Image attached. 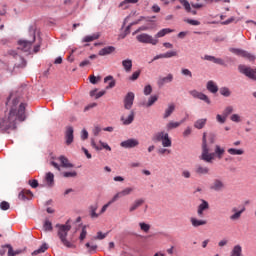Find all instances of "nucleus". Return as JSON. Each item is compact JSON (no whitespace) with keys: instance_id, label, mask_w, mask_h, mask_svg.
<instances>
[{"instance_id":"nucleus-1","label":"nucleus","mask_w":256,"mask_h":256,"mask_svg":"<svg viewBox=\"0 0 256 256\" xmlns=\"http://www.w3.org/2000/svg\"><path fill=\"white\" fill-rule=\"evenodd\" d=\"M17 105H19V98H15L13 100V105L10 109V112L5 115L0 120V129L2 131H7L9 129L17 128V120L25 121V104L21 103L17 109Z\"/></svg>"},{"instance_id":"nucleus-2","label":"nucleus","mask_w":256,"mask_h":256,"mask_svg":"<svg viewBox=\"0 0 256 256\" xmlns=\"http://www.w3.org/2000/svg\"><path fill=\"white\" fill-rule=\"evenodd\" d=\"M223 155H225V148H222L219 145H216L214 153H211V148L209 147V144H207V132H204L202 137V154L200 155L201 161H205V163H213L215 156L217 159H223Z\"/></svg>"},{"instance_id":"nucleus-3","label":"nucleus","mask_w":256,"mask_h":256,"mask_svg":"<svg viewBox=\"0 0 256 256\" xmlns=\"http://www.w3.org/2000/svg\"><path fill=\"white\" fill-rule=\"evenodd\" d=\"M57 227H59L58 237H59L61 243L64 245V247H67L68 249L75 248V244H73L69 240H67V235L71 231V225L66 223L64 225H57Z\"/></svg>"},{"instance_id":"nucleus-4","label":"nucleus","mask_w":256,"mask_h":256,"mask_svg":"<svg viewBox=\"0 0 256 256\" xmlns=\"http://www.w3.org/2000/svg\"><path fill=\"white\" fill-rule=\"evenodd\" d=\"M32 40H19L17 51H21L26 55H31L33 53V44L35 43V32H32Z\"/></svg>"},{"instance_id":"nucleus-5","label":"nucleus","mask_w":256,"mask_h":256,"mask_svg":"<svg viewBox=\"0 0 256 256\" xmlns=\"http://www.w3.org/2000/svg\"><path fill=\"white\" fill-rule=\"evenodd\" d=\"M152 141L154 143L162 142L163 147H171V145H173V143L171 142V138H169V133H167L165 131L156 132L152 136Z\"/></svg>"},{"instance_id":"nucleus-6","label":"nucleus","mask_w":256,"mask_h":256,"mask_svg":"<svg viewBox=\"0 0 256 256\" xmlns=\"http://www.w3.org/2000/svg\"><path fill=\"white\" fill-rule=\"evenodd\" d=\"M136 40L138 43H144L146 45H157L159 43V39L153 38V36L147 33L137 35Z\"/></svg>"},{"instance_id":"nucleus-7","label":"nucleus","mask_w":256,"mask_h":256,"mask_svg":"<svg viewBox=\"0 0 256 256\" xmlns=\"http://www.w3.org/2000/svg\"><path fill=\"white\" fill-rule=\"evenodd\" d=\"M12 57L16 59L14 66L18 69H23V67H27V61H25V58L19 55V52L16 50H10L8 52Z\"/></svg>"},{"instance_id":"nucleus-8","label":"nucleus","mask_w":256,"mask_h":256,"mask_svg":"<svg viewBox=\"0 0 256 256\" xmlns=\"http://www.w3.org/2000/svg\"><path fill=\"white\" fill-rule=\"evenodd\" d=\"M238 70L243 75H246V77H249V79H253V81H256V68L253 69V68L247 67L245 65H239Z\"/></svg>"},{"instance_id":"nucleus-9","label":"nucleus","mask_w":256,"mask_h":256,"mask_svg":"<svg viewBox=\"0 0 256 256\" xmlns=\"http://www.w3.org/2000/svg\"><path fill=\"white\" fill-rule=\"evenodd\" d=\"M189 95H191L193 99H199L200 101H204V103H207V105H211V99H209V96H207L203 92L194 89L189 91Z\"/></svg>"},{"instance_id":"nucleus-10","label":"nucleus","mask_w":256,"mask_h":256,"mask_svg":"<svg viewBox=\"0 0 256 256\" xmlns=\"http://www.w3.org/2000/svg\"><path fill=\"white\" fill-rule=\"evenodd\" d=\"M230 52L234 53V55H238L239 57H244V59H248V61H255V55L241 49L230 48Z\"/></svg>"},{"instance_id":"nucleus-11","label":"nucleus","mask_w":256,"mask_h":256,"mask_svg":"<svg viewBox=\"0 0 256 256\" xmlns=\"http://www.w3.org/2000/svg\"><path fill=\"white\" fill-rule=\"evenodd\" d=\"M210 189L212 191H216L217 193L224 191L225 182H223L221 179H214L210 185Z\"/></svg>"},{"instance_id":"nucleus-12","label":"nucleus","mask_w":256,"mask_h":256,"mask_svg":"<svg viewBox=\"0 0 256 256\" xmlns=\"http://www.w3.org/2000/svg\"><path fill=\"white\" fill-rule=\"evenodd\" d=\"M134 101H135V93L128 92L124 98V108L127 109V111H130V109L133 107Z\"/></svg>"},{"instance_id":"nucleus-13","label":"nucleus","mask_w":256,"mask_h":256,"mask_svg":"<svg viewBox=\"0 0 256 256\" xmlns=\"http://www.w3.org/2000/svg\"><path fill=\"white\" fill-rule=\"evenodd\" d=\"M210 169L207 166H203L201 164H197L194 168V173L198 177H203V175H209Z\"/></svg>"},{"instance_id":"nucleus-14","label":"nucleus","mask_w":256,"mask_h":256,"mask_svg":"<svg viewBox=\"0 0 256 256\" xmlns=\"http://www.w3.org/2000/svg\"><path fill=\"white\" fill-rule=\"evenodd\" d=\"M74 130L72 126H67L66 130H65V142L66 145H71V143H73L75 136L73 135Z\"/></svg>"},{"instance_id":"nucleus-15","label":"nucleus","mask_w":256,"mask_h":256,"mask_svg":"<svg viewBox=\"0 0 256 256\" xmlns=\"http://www.w3.org/2000/svg\"><path fill=\"white\" fill-rule=\"evenodd\" d=\"M120 121L123 123V125H131V123H133V121H135V111L131 110L129 112L128 116L123 114L120 118Z\"/></svg>"},{"instance_id":"nucleus-16","label":"nucleus","mask_w":256,"mask_h":256,"mask_svg":"<svg viewBox=\"0 0 256 256\" xmlns=\"http://www.w3.org/2000/svg\"><path fill=\"white\" fill-rule=\"evenodd\" d=\"M124 149H133L139 145V140L137 139H128L120 143Z\"/></svg>"},{"instance_id":"nucleus-17","label":"nucleus","mask_w":256,"mask_h":256,"mask_svg":"<svg viewBox=\"0 0 256 256\" xmlns=\"http://www.w3.org/2000/svg\"><path fill=\"white\" fill-rule=\"evenodd\" d=\"M132 191H134L133 188L127 187V188L123 189L122 191L116 193L113 196L112 201H117V199H121V197H127V195H131Z\"/></svg>"},{"instance_id":"nucleus-18","label":"nucleus","mask_w":256,"mask_h":256,"mask_svg":"<svg viewBox=\"0 0 256 256\" xmlns=\"http://www.w3.org/2000/svg\"><path fill=\"white\" fill-rule=\"evenodd\" d=\"M99 144L101 145V147L97 146V143H95V139H91V146L96 149V151H101L102 149H106V151H111V146H109V144L101 140L99 141Z\"/></svg>"},{"instance_id":"nucleus-19","label":"nucleus","mask_w":256,"mask_h":256,"mask_svg":"<svg viewBox=\"0 0 256 256\" xmlns=\"http://www.w3.org/2000/svg\"><path fill=\"white\" fill-rule=\"evenodd\" d=\"M209 209V202L206 200H202V203L197 208V215L198 217H204L205 211H208Z\"/></svg>"},{"instance_id":"nucleus-20","label":"nucleus","mask_w":256,"mask_h":256,"mask_svg":"<svg viewBox=\"0 0 256 256\" xmlns=\"http://www.w3.org/2000/svg\"><path fill=\"white\" fill-rule=\"evenodd\" d=\"M18 198L20 199V201H29L30 199H33V192H31L30 190H22L18 194Z\"/></svg>"},{"instance_id":"nucleus-21","label":"nucleus","mask_w":256,"mask_h":256,"mask_svg":"<svg viewBox=\"0 0 256 256\" xmlns=\"http://www.w3.org/2000/svg\"><path fill=\"white\" fill-rule=\"evenodd\" d=\"M190 223H191L192 227H195V228L203 227L204 225H207V220L191 217L190 218Z\"/></svg>"},{"instance_id":"nucleus-22","label":"nucleus","mask_w":256,"mask_h":256,"mask_svg":"<svg viewBox=\"0 0 256 256\" xmlns=\"http://www.w3.org/2000/svg\"><path fill=\"white\" fill-rule=\"evenodd\" d=\"M122 67L126 73H131L133 69V60L127 58L122 61Z\"/></svg>"},{"instance_id":"nucleus-23","label":"nucleus","mask_w":256,"mask_h":256,"mask_svg":"<svg viewBox=\"0 0 256 256\" xmlns=\"http://www.w3.org/2000/svg\"><path fill=\"white\" fill-rule=\"evenodd\" d=\"M111 53H115V47L114 46H107L102 48L98 55H100V57H105V55H111Z\"/></svg>"},{"instance_id":"nucleus-24","label":"nucleus","mask_w":256,"mask_h":256,"mask_svg":"<svg viewBox=\"0 0 256 256\" xmlns=\"http://www.w3.org/2000/svg\"><path fill=\"white\" fill-rule=\"evenodd\" d=\"M45 182L47 187H53L55 185V175L51 172L46 173Z\"/></svg>"},{"instance_id":"nucleus-25","label":"nucleus","mask_w":256,"mask_h":256,"mask_svg":"<svg viewBox=\"0 0 256 256\" xmlns=\"http://www.w3.org/2000/svg\"><path fill=\"white\" fill-rule=\"evenodd\" d=\"M58 161H60L61 167H64V169L73 168V164H71V162H69V159H67V157H65V156H60L58 158Z\"/></svg>"},{"instance_id":"nucleus-26","label":"nucleus","mask_w":256,"mask_h":256,"mask_svg":"<svg viewBox=\"0 0 256 256\" xmlns=\"http://www.w3.org/2000/svg\"><path fill=\"white\" fill-rule=\"evenodd\" d=\"M206 89L210 92V93H217V91H219V87L217 86V84L210 80L207 82L206 84Z\"/></svg>"},{"instance_id":"nucleus-27","label":"nucleus","mask_w":256,"mask_h":256,"mask_svg":"<svg viewBox=\"0 0 256 256\" xmlns=\"http://www.w3.org/2000/svg\"><path fill=\"white\" fill-rule=\"evenodd\" d=\"M185 122V120H182L180 122H173L170 121L167 125H166V129L167 131H173V129H177V127H181V125H183V123Z\"/></svg>"},{"instance_id":"nucleus-28","label":"nucleus","mask_w":256,"mask_h":256,"mask_svg":"<svg viewBox=\"0 0 256 256\" xmlns=\"http://www.w3.org/2000/svg\"><path fill=\"white\" fill-rule=\"evenodd\" d=\"M143 203H145L144 199H138L136 200L129 208V212L133 213V211H137V209H139V207H141V205H143Z\"/></svg>"},{"instance_id":"nucleus-29","label":"nucleus","mask_w":256,"mask_h":256,"mask_svg":"<svg viewBox=\"0 0 256 256\" xmlns=\"http://www.w3.org/2000/svg\"><path fill=\"white\" fill-rule=\"evenodd\" d=\"M245 213V207L240 209L238 212H234L232 215H230L229 219L230 221H239L241 219V215Z\"/></svg>"},{"instance_id":"nucleus-30","label":"nucleus","mask_w":256,"mask_h":256,"mask_svg":"<svg viewBox=\"0 0 256 256\" xmlns=\"http://www.w3.org/2000/svg\"><path fill=\"white\" fill-rule=\"evenodd\" d=\"M169 33H173V30L171 28H164L154 36V39H160L161 37H165V35H169Z\"/></svg>"},{"instance_id":"nucleus-31","label":"nucleus","mask_w":256,"mask_h":256,"mask_svg":"<svg viewBox=\"0 0 256 256\" xmlns=\"http://www.w3.org/2000/svg\"><path fill=\"white\" fill-rule=\"evenodd\" d=\"M159 99V96L157 95H152L149 97L148 101L143 103L144 107H153V105H155V103H157Z\"/></svg>"},{"instance_id":"nucleus-32","label":"nucleus","mask_w":256,"mask_h":256,"mask_svg":"<svg viewBox=\"0 0 256 256\" xmlns=\"http://www.w3.org/2000/svg\"><path fill=\"white\" fill-rule=\"evenodd\" d=\"M90 209V217L92 219H97L99 217V214H97V209H99V204H94L89 207Z\"/></svg>"},{"instance_id":"nucleus-33","label":"nucleus","mask_w":256,"mask_h":256,"mask_svg":"<svg viewBox=\"0 0 256 256\" xmlns=\"http://www.w3.org/2000/svg\"><path fill=\"white\" fill-rule=\"evenodd\" d=\"M173 81V74H168L166 77H162L158 80V85L163 86L165 83H171Z\"/></svg>"},{"instance_id":"nucleus-34","label":"nucleus","mask_w":256,"mask_h":256,"mask_svg":"<svg viewBox=\"0 0 256 256\" xmlns=\"http://www.w3.org/2000/svg\"><path fill=\"white\" fill-rule=\"evenodd\" d=\"M205 125H207V118L198 119V120L194 123L195 129H203V127H205Z\"/></svg>"},{"instance_id":"nucleus-35","label":"nucleus","mask_w":256,"mask_h":256,"mask_svg":"<svg viewBox=\"0 0 256 256\" xmlns=\"http://www.w3.org/2000/svg\"><path fill=\"white\" fill-rule=\"evenodd\" d=\"M173 111H175V104H170L168 108L165 110L163 118L168 119V117H171V115H173Z\"/></svg>"},{"instance_id":"nucleus-36","label":"nucleus","mask_w":256,"mask_h":256,"mask_svg":"<svg viewBox=\"0 0 256 256\" xmlns=\"http://www.w3.org/2000/svg\"><path fill=\"white\" fill-rule=\"evenodd\" d=\"M242 253H243V248L241 247V245H236L233 247L230 256H241Z\"/></svg>"},{"instance_id":"nucleus-37","label":"nucleus","mask_w":256,"mask_h":256,"mask_svg":"<svg viewBox=\"0 0 256 256\" xmlns=\"http://www.w3.org/2000/svg\"><path fill=\"white\" fill-rule=\"evenodd\" d=\"M227 153H229V155H244L245 154V150L237 149V148H229L227 150Z\"/></svg>"},{"instance_id":"nucleus-38","label":"nucleus","mask_w":256,"mask_h":256,"mask_svg":"<svg viewBox=\"0 0 256 256\" xmlns=\"http://www.w3.org/2000/svg\"><path fill=\"white\" fill-rule=\"evenodd\" d=\"M85 247L88 248V253H97V249L99 246H97V244L87 242L85 244Z\"/></svg>"},{"instance_id":"nucleus-39","label":"nucleus","mask_w":256,"mask_h":256,"mask_svg":"<svg viewBox=\"0 0 256 256\" xmlns=\"http://www.w3.org/2000/svg\"><path fill=\"white\" fill-rule=\"evenodd\" d=\"M47 249H49V245H47V243H43L39 249L32 252V255H39L41 253H45Z\"/></svg>"},{"instance_id":"nucleus-40","label":"nucleus","mask_w":256,"mask_h":256,"mask_svg":"<svg viewBox=\"0 0 256 256\" xmlns=\"http://www.w3.org/2000/svg\"><path fill=\"white\" fill-rule=\"evenodd\" d=\"M104 83H109L108 86L106 87V89H113V87H115V80L113 79V76L105 77Z\"/></svg>"},{"instance_id":"nucleus-41","label":"nucleus","mask_w":256,"mask_h":256,"mask_svg":"<svg viewBox=\"0 0 256 256\" xmlns=\"http://www.w3.org/2000/svg\"><path fill=\"white\" fill-rule=\"evenodd\" d=\"M105 90H102L100 92L97 93V90H92L90 92V97H95V99H100V97H103V95H105Z\"/></svg>"},{"instance_id":"nucleus-42","label":"nucleus","mask_w":256,"mask_h":256,"mask_svg":"<svg viewBox=\"0 0 256 256\" xmlns=\"http://www.w3.org/2000/svg\"><path fill=\"white\" fill-rule=\"evenodd\" d=\"M98 38H99V34H93V35L84 37L83 42L84 43H91V41H95Z\"/></svg>"},{"instance_id":"nucleus-43","label":"nucleus","mask_w":256,"mask_h":256,"mask_svg":"<svg viewBox=\"0 0 256 256\" xmlns=\"http://www.w3.org/2000/svg\"><path fill=\"white\" fill-rule=\"evenodd\" d=\"M139 227H140L141 231H143L144 233H149V231L151 229V225H149L145 222H140Z\"/></svg>"},{"instance_id":"nucleus-44","label":"nucleus","mask_w":256,"mask_h":256,"mask_svg":"<svg viewBox=\"0 0 256 256\" xmlns=\"http://www.w3.org/2000/svg\"><path fill=\"white\" fill-rule=\"evenodd\" d=\"M61 175H62V177H64L65 179L75 178V177H77V171L62 172Z\"/></svg>"},{"instance_id":"nucleus-45","label":"nucleus","mask_w":256,"mask_h":256,"mask_svg":"<svg viewBox=\"0 0 256 256\" xmlns=\"http://www.w3.org/2000/svg\"><path fill=\"white\" fill-rule=\"evenodd\" d=\"M179 2L181 3V5H183L185 11H187V13H191V3H189V1L187 0H179Z\"/></svg>"},{"instance_id":"nucleus-46","label":"nucleus","mask_w":256,"mask_h":256,"mask_svg":"<svg viewBox=\"0 0 256 256\" xmlns=\"http://www.w3.org/2000/svg\"><path fill=\"white\" fill-rule=\"evenodd\" d=\"M220 95H223V97H231V90L227 87L220 88Z\"/></svg>"},{"instance_id":"nucleus-47","label":"nucleus","mask_w":256,"mask_h":256,"mask_svg":"<svg viewBox=\"0 0 256 256\" xmlns=\"http://www.w3.org/2000/svg\"><path fill=\"white\" fill-rule=\"evenodd\" d=\"M140 76H141V70H137L133 72L131 76H129V81H137V79H139Z\"/></svg>"},{"instance_id":"nucleus-48","label":"nucleus","mask_w":256,"mask_h":256,"mask_svg":"<svg viewBox=\"0 0 256 256\" xmlns=\"http://www.w3.org/2000/svg\"><path fill=\"white\" fill-rule=\"evenodd\" d=\"M43 228L45 231H53V224L51 221L45 220Z\"/></svg>"},{"instance_id":"nucleus-49","label":"nucleus","mask_w":256,"mask_h":256,"mask_svg":"<svg viewBox=\"0 0 256 256\" xmlns=\"http://www.w3.org/2000/svg\"><path fill=\"white\" fill-rule=\"evenodd\" d=\"M164 59H171V57H177L176 51H169L163 54Z\"/></svg>"},{"instance_id":"nucleus-50","label":"nucleus","mask_w":256,"mask_h":256,"mask_svg":"<svg viewBox=\"0 0 256 256\" xmlns=\"http://www.w3.org/2000/svg\"><path fill=\"white\" fill-rule=\"evenodd\" d=\"M112 203H115V201H113V198L107 203L105 204L102 209L100 210V213L98 215H103V213H105V211H107V209L109 208L110 205H112Z\"/></svg>"},{"instance_id":"nucleus-51","label":"nucleus","mask_w":256,"mask_h":256,"mask_svg":"<svg viewBox=\"0 0 256 256\" xmlns=\"http://www.w3.org/2000/svg\"><path fill=\"white\" fill-rule=\"evenodd\" d=\"M10 207H11V205H10L9 202H7V201H2V202L0 203V209H1L2 211H8V209H10Z\"/></svg>"},{"instance_id":"nucleus-52","label":"nucleus","mask_w":256,"mask_h":256,"mask_svg":"<svg viewBox=\"0 0 256 256\" xmlns=\"http://www.w3.org/2000/svg\"><path fill=\"white\" fill-rule=\"evenodd\" d=\"M233 111H234L233 106L226 107L223 111L224 117H229V115H231V113H233Z\"/></svg>"},{"instance_id":"nucleus-53","label":"nucleus","mask_w":256,"mask_h":256,"mask_svg":"<svg viewBox=\"0 0 256 256\" xmlns=\"http://www.w3.org/2000/svg\"><path fill=\"white\" fill-rule=\"evenodd\" d=\"M181 73L184 75V77H190V79L193 77V73L187 68H182Z\"/></svg>"},{"instance_id":"nucleus-54","label":"nucleus","mask_w":256,"mask_h":256,"mask_svg":"<svg viewBox=\"0 0 256 256\" xmlns=\"http://www.w3.org/2000/svg\"><path fill=\"white\" fill-rule=\"evenodd\" d=\"M86 237H87V226H83L79 239L80 241H85Z\"/></svg>"},{"instance_id":"nucleus-55","label":"nucleus","mask_w":256,"mask_h":256,"mask_svg":"<svg viewBox=\"0 0 256 256\" xmlns=\"http://www.w3.org/2000/svg\"><path fill=\"white\" fill-rule=\"evenodd\" d=\"M230 121H233V123H241V116H239V114H233L230 117Z\"/></svg>"},{"instance_id":"nucleus-56","label":"nucleus","mask_w":256,"mask_h":256,"mask_svg":"<svg viewBox=\"0 0 256 256\" xmlns=\"http://www.w3.org/2000/svg\"><path fill=\"white\" fill-rule=\"evenodd\" d=\"M151 93H153V87H151V85H146L144 87V95H151Z\"/></svg>"},{"instance_id":"nucleus-57","label":"nucleus","mask_w":256,"mask_h":256,"mask_svg":"<svg viewBox=\"0 0 256 256\" xmlns=\"http://www.w3.org/2000/svg\"><path fill=\"white\" fill-rule=\"evenodd\" d=\"M105 237H107V234H103V232H97V236L94 237V239L102 241V239H105Z\"/></svg>"},{"instance_id":"nucleus-58","label":"nucleus","mask_w":256,"mask_h":256,"mask_svg":"<svg viewBox=\"0 0 256 256\" xmlns=\"http://www.w3.org/2000/svg\"><path fill=\"white\" fill-rule=\"evenodd\" d=\"M29 185L32 189H37V187H39V182L37 180H29Z\"/></svg>"},{"instance_id":"nucleus-59","label":"nucleus","mask_w":256,"mask_h":256,"mask_svg":"<svg viewBox=\"0 0 256 256\" xmlns=\"http://www.w3.org/2000/svg\"><path fill=\"white\" fill-rule=\"evenodd\" d=\"M226 120H227V117H225V115L221 116L220 114H218L216 116V121H218V123H225Z\"/></svg>"},{"instance_id":"nucleus-60","label":"nucleus","mask_w":256,"mask_h":256,"mask_svg":"<svg viewBox=\"0 0 256 256\" xmlns=\"http://www.w3.org/2000/svg\"><path fill=\"white\" fill-rule=\"evenodd\" d=\"M81 139H82V141L89 139V132H87L85 129L82 130Z\"/></svg>"},{"instance_id":"nucleus-61","label":"nucleus","mask_w":256,"mask_h":256,"mask_svg":"<svg viewBox=\"0 0 256 256\" xmlns=\"http://www.w3.org/2000/svg\"><path fill=\"white\" fill-rule=\"evenodd\" d=\"M191 7H193V9H203V7H205L204 4L202 3H191Z\"/></svg>"},{"instance_id":"nucleus-62","label":"nucleus","mask_w":256,"mask_h":256,"mask_svg":"<svg viewBox=\"0 0 256 256\" xmlns=\"http://www.w3.org/2000/svg\"><path fill=\"white\" fill-rule=\"evenodd\" d=\"M6 247H8V256H15V250H13V246L7 244Z\"/></svg>"},{"instance_id":"nucleus-63","label":"nucleus","mask_w":256,"mask_h":256,"mask_svg":"<svg viewBox=\"0 0 256 256\" xmlns=\"http://www.w3.org/2000/svg\"><path fill=\"white\" fill-rule=\"evenodd\" d=\"M192 129H191V127H187L185 130H184V132H183V137H189V135H191V133H192Z\"/></svg>"},{"instance_id":"nucleus-64","label":"nucleus","mask_w":256,"mask_h":256,"mask_svg":"<svg viewBox=\"0 0 256 256\" xmlns=\"http://www.w3.org/2000/svg\"><path fill=\"white\" fill-rule=\"evenodd\" d=\"M186 23H189V25H194V26L201 25V22L197 20H191V19L186 20Z\"/></svg>"}]
</instances>
